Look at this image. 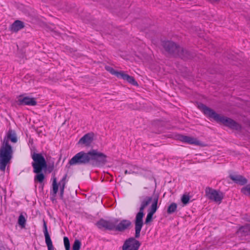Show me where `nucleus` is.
Returning a JSON list of instances; mask_svg holds the SVG:
<instances>
[{"mask_svg":"<svg viewBox=\"0 0 250 250\" xmlns=\"http://www.w3.org/2000/svg\"><path fill=\"white\" fill-rule=\"evenodd\" d=\"M18 140L15 131L9 129L3 138L0 148V169L5 171L6 166L10 163L12 158L13 151L9 142L17 143Z\"/></svg>","mask_w":250,"mask_h":250,"instance_id":"obj_1","label":"nucleus"},{"mask_svg":"<svg viewBox=\"0 0 250 250\" xmlns=\"http://www.w3.org/2000/svg\"><path fill=\"white\" fill-rule=\"evenodd\" d=\"M198 107L202 110L206 115L213 119L218 123H222L225 126L231 129L238 130L241 128L240 125L233 120L216 113L212 109L203 104H199Z\"/></svg>","mask_w":250,"mask_h":250,"instance_id":"obj_2","label":"nucleus"},{"mask_svg":"<svg viewBox=\"0 0 250 250\" xmlns=\"http://www.w3.org/2000/svg\"><path fill=\"white\" fill-rule=\"evenodd\" d=\"M153 198L151 196H142L139 197L141 206L139 211L136 214L135 220V238H139L143 226V218L144 216L145 208L151 203L153 202Z\"/></svg>","mask_w":250,"mask_h":250,"instance_id":"obj_3","label":"nucleus"},{"mask_svg":"<svg viewBox=\"0 0 250 250\" xmlns=\"http://www.w3.org/2000/svg\"><path fill=\"white\" fill-rule=\"evenodd\" d=\"M34 161L32 163L33 171L37 174L35 176V182L42 183L45 178L44 174L41 173L42 170L47 167V164L45 158L41 153H34L32 155Z\"/></svg>","mask_w":250,"mask_h":250,"instance_id":"obj_4","label":"nucleus"},{"mask_svg":"<svg viewBox=\"0 0 250 250\" xmlns=\"http://www.w3.org/2000/svg\"><path fill=\"white\" fill-rule=\"evenodd\" d=\"M165 49L174 56H179L182 59L187 57L188 52L171 41H165L163 43Z\"/></svg>","mask_w":250,"mask_h":250,"instance_id":"obj_5","label":"nucleus"},{"mask_svg":"<svg viewBox=\"0 0 250 250\" xmlns=\"http://www.w3.org/2000/svg\"><path fill=\"white\" fill-rule=\"evenodd\" d=\"M107 156L96 149L90 151V164L94 167H101L106 162Z\"/></svg>","mask_w":250,"mask_h":250,"instance_id":"obj_6","label":"nucleus"},{"mask_svg":"<svg viewBox=\"0 0 250 250\" xmlns=\"http://www.w3.org/2000/svg\"><path fill=\"white\" fill-rule=\"evenodd\" d=\"M69 164L71 166L90 164V151L78 152L69 160Z\"/></svg>","mask_w":250,"mask_h":250,"instance_id":"obj_7","label":"nucleus"},{"mask_svg":"<svg viewBox=\"0 0 250 250\" xmlns=\"http://www.w3.org/2000/svg\"><path fill=\"white\" fill-rule=\"evenodd\" d=\"M205 194L206 197L208 199L219 204L224 198V195L222 192L208 187H207L205 189Z\"/></svg>","mask_w":250,"mask_h":250,"instance_id":"obj_8","label":"nucleus"},{"mask_svg":"<svg viewBox=\"0 0 250 250\" xmlns=\"http://www.w3.org/2000/svg\"><path fill=\"white\" fill-rule=\"evenodd\" d=\"M99 229H104L109 230H114L115 226V219L111 220H104L101 219L96 224Z\"/></svg>","mask_w":250,"mask_h":250,"instance_id":"obj_9","label":"nucleus"},{"mask_svg":"<svg viewBox=\"0 0 250 250\" xmlns=\"http://www.w3.org/2000/svg\"><path fill=\"white\" fill-rule=\"evenodd\" d=\"M158 196H155L153 200L152 204H151L150 207L148 209V213L145 220V224H147L152 221L153 215L158 208Z\"/></svg>","mask_w":250,"mask_h":250,"instance_id":"obj_10","label":"nucleus"},{"mask_svg":"<svg viewBox=\"0 0 250 250\" xmlns=\"http://www.w3.org/2000/svg\"><path fill=\"white\" fill-rule=\"evenodd\" d=\"M141 245L139 241L133 237L126 240L122 246L123 250H138Z\"/></svg>","mask_w":250,"mask_h":250,"instance_id":"obj_11","label":"nucleus"},{"mask_svg":"<svg viewBox=\"0 0 250 250\" xmlns=\"http://www.w3.org/2000/svg\"><path fill=\"white\" fill-rule=\"evenodd\" d=\"M66 175H65L58 184L56 178H54L52 183V192L53 197H55L56 196L57 193L58 191L59 186L60 187V190H64V188L66 185Z\"/></svg>","mask_w":250,"mask_h":250,"instance_id":"obj_12","label":"nucleus"},{"mask_svg":"<svg viewBox=\"0 0 250 250\" xmlns=\"http://www.w3.org/2000/svg\"><path fill=\"white\" fill-rule=\"evenodd\" d=\"M115 226L114 230L123 231L128 229L131 224V222L128 220H123L119 223L117 219L115 218Z\"/></svg>","mask_w":250,"mask_h":250,"instance_id":"obj_13","label":"nucleus"},{"mask_svg":"<svg viewBox=\"0 0 250 250\" xmlns=\"http://www.w3.org/2000/svg\"><path fill=\"white\" fill-rule=\"evenodd\" d=\"M18 104L19 105L35 106L37 104L36 99L31 98L28 96L22 97V95L19 96L18 99Z\"/></svg>","mask_w":250,"mask_h":250,"instance_id":"obj_14","label":"nucleus"},{"mask_svg":"<svg viewBox=\"0 0 250 250\" xmlns=\"http://www.w3.org/2000/svg\"><path fill=\"white\" fill-rule=\"evenodd\" d=\"M94 134L88 133L85 134L78 141V144L85 146H89L93 141Z\"/></svg>","mask_w":250,"mask_h":250,"instance_id":"obj_15","label":"nucleus"},{"mask_svg":"<svg viewBox=\"0 0 250 250\" xmlns=\"http://www.w3.org/2000/svg\"><path fill=\"white\" fill-rule=\"evenodd\" d=\"M237 234L240 237L250 235V223L240 227L237 231Z\"/></svg>","mask_w":250,"mask_h":250,"instance_id":"obj_16","label":"nucleus"},{"mask_svg":"<svg viewBox=\"0 0 250 250\" xmlns=\"http://www.w3.org/2000/svg\"><path fill=\"white\" fill-rule=\"evenodd\" d=\"M179 140L183 142L191 145H200V142L196 138L187 136L182 135L179 137Z\"/></svg>","mask_w":250,"mask_h":250,"instance_id":"obj_17","label":"nucleus"},{"mask_svg":"<svg viewBox=\"0 0 250 250\" xmlns=\"http://www.w3.org/2000/svg\"><path fill=\"white\" fill-rule=\"evenodd\" d=\"M229 177L235 183L241 185H244L248 182L247 179L240 175L232 174L230 175Z\"/></svg>","mask_w":250,"mask_h":250,"instance_id":"obj_18","label":"nucleus"},{"mask_svg":"<svg viewBox=\"0 0 250 250\" xmlns=\"http://www.w3.org/2000/svg\"><path fill=\"white\" fill-rule=\"evenodd\" d=\"M24 27V23L19 20H16L11 25L10 30L15 32H17Z\"/></svg>","mask_w":250,"mask_h":250,"instance_id":"obj_19","label":"nucleus"},{"mask_svg":"<svg viewBox=\"0 0 250 250\" xmlns=\"http://www.w3.org/2000/svg\"><path fill=\"white\" fill-rule=\"evenodd\" d=\"M119 78H122L123 80L126 81L129 83L133 85H138L137 82L133 77L125 74L123 71L121 72V74L120 75Z\"/></svg>","mask_w":250,"mask_h":250,"instance_id":"obj_20","label":"nucleus"},{"mask_svg":"<svg viewBox=\"0 0 250 250\" xmlns=\"http://www.w3.org/2000/svg\"><path fill=\"white\" fill-rule=\"evenodd\" d=\"M105 69L107 71L109 72L111 74L115 75L117 77L119 78L121 74V72L122 71H117L114 69L112 67L110 66H106Z\"/></svg>","mask_w":250,"mask_h":250,"instance_id":"obj_21","label":"nucleus"},{"mask_svg":"<svg viewBox=\"0 0 250 250\" xmlns=\"http://www.w3.org/2000/svg\"><path fill=\"white\" fill-rule=\"evenodd\" d=\"M177 206L175 203L171 204L168 207L167 209V212L168 214H172L177 209Z\"/></svg>","mask_w":250,"mask_h":250,"instance_id":"obj_22","label":"nucleus"},{"mask_svg":"<svg viewBox=\"0 0 250 250\" xmlns=\"http://www.w3.org/2000/svg\"><path fill=\"white\" fill-rule=\"evenodd\" d=\"M26 223V219L25 217L22 214H20L18 219V224L22 228L25 227Z\"/></svg>","mask_w":250,"mask_h":250,"instance_id":"obj_23","label":"nucleus"},{"mask_svg":"<svg viewBox=\"0 0 250 250\" xmlns=\"http://www.w3.org/2000/svg\"><path fill=\"white\" fill-rule=\"evenodd\" d=\"M81 246V242L78 240L76 239L74 241V242L72 246L73 250H80Z\"/></svg>","mask_w":250,"mask_h":250,"instance_id":"obj_24","label":"nucleus"},{"mask_svg":"<svg viewBox=\"0 0 250 250\" xmlns=\"http://www.w3.org/2000/svg\"><path fill=\"white\" fill-rule=\"evenodd\" d=\"M241 192L246 195L250 196V184L242 188H241Z\"/></svg>","mask_w":250,"mask_h":250,"instance_id":"obj_25","label":"nucleus"},{"mask_svg":"<svg viewBox=\"0 0 250 250\" xmlns=\"http://www.w3.org/2000/svg\"><path fill=\"white\" fill-rule=\"evenodd\" d=\"M45 243L48 248V250H54L52 242L50 238L45 239Z\"/></svg>","mask_w":250,"mask_h":250,"instance_id":"obj_26","label":"nucleus"},{"mask_svg":"<svg viewBox=\"0 0 250 250\" xmlns=\"http://www.w3.org/2000/svg\"><path fill=\"white\" fill-rule=\"evenodd\" d=\"M43 228L45 239L50 238V236L47 230V225L45 221H43Z\"/></svg>","mask_w":250,"mask_h":250,"instance_id":"obj_27","label":"nucleus"},{"mask_svg":"<svg viewBox=\"0 0 250 250\" xmlns=\"http://www.w3.org/2000/svg\"><path fill=\"white\" fill-rule=\"evenodd\" d=\"M190 197L188 195L184 194L181 198V201L184 205H187L189 201Z\"/></svg>","mask_w":250,"mask_h":250,"instance_id":"obj_28","label":"nucleus"},{"mask_svg":"<svg viewBox=\"0 0 250 250\" xmlns=\"http://www.w3.org/2000/svg\"><path fill=\"white\" fill-rule=\"evenodd\" d=\"M63 242L65 250H70L69 240L67 237H64Z\"/></svg>","mask_w":250,"mask_h":250,"instance_id":"obj_29","label":"nucleus"},{"mask_svg":"<svg viewBox=\"0 0 250 250\" xmlns=\"http://www.w3.org/2000/svg\"><path fill=\"white\" fill-rule=\"evenodd\" d=\"M54 163L49 164L48 167V169L49 172H51L52 171H53V170L54 169Z\"/></svg>","mask_w":250,"mask_h":250,"instance_id":"obj_30","label":"nucleus"},{"mask_svg":"<svg viewBox=\"0 0 250 250\" xmlns=\"http://www.w3.org/2000/svg\"><path fill=\"white\" fill-rule=\"evenodd\" d=\"M64 191L63 190H60V198L61 199H63V194H64Z\"/></svg>","mask_w":250,"mask_h":250,"instance_id":"obj_31","label":"nucleus"},{"mask_svg":"<svg viewBox=\"0 0 250 250\" xmlns=\"http://www.w3.org/2000/svg\"><path fill=\"white\" fill-rule=\"evenodd\" d=\"M125 174H130V173H131V172H128L127 170H125Z\"/></svg>","mask_w":250,"mask_h":250,"instance_id":"obj_32","label":"nucleus"},{"mask_svg":"<svg viewBox=\"0 0 250 250\" xmlns=\"http://www.w3.org/2000/svg\"><path fill=\"white\" fill-rule=\"evenodd\" d=\"M0 250H1L0 249Z\"/></svg>","mask_w":250,"mask_h":250,"instance_id":"obj_33","label":"nucleus"}]
</instances>
